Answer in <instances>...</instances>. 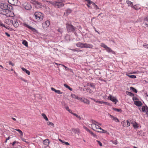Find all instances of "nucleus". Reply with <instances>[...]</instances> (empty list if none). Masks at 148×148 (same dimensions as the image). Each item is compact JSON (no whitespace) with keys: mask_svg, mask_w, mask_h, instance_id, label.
Segmentation results:
<instances>
[{"mask_svg":"<svg viewBox=\"0 0 148 148\" xmlns=\"http://www.w3.org/2000/svg\"><path fill=\"white\" fill-rule=\"evenodd\" d=\"M0 14L7 17H13L14 14L12 12L9 10V7L7 3H1L0 4Z\"/></svg>","mask_w":148,"mask_h":148,"instance_id":"obj_1","label":"nucleus"},{"mask_svg":"<svg viewBox=\"0 0 148 148\" xmlns=\"http://www.w3.org/2000/svg\"><path fill=\"white\" fill-rule=\"evenodd\" d=\"M33 17L35 18L36 21L40 22L42 21L44 17L43 14L40 12H36Z\"/></svg>","mask_w":148,"mask_h":148,"instance_id":"obj_2","label":"nucleus"},{"mask_svg":"<svg viewBox=\"0 0 148 148\" xmlns=\"http://www.w3.org/2000/svg\"><path fill=\"white\" fill-rule=\"evenodd\" d=\"M91 128L93 130L97 132L106 133V131L103 130L97 124H92L91 125Z\"/></svg>","mask_w":148,"mask_h":148,"instance_id":"obj_3","label":"nucleus"},{"mask_svg":"<svg viewBox=\"0 0 148 148\" xmlns=\"http://www.w3.org/2000/svg\"><path fill=\"white\" fill-rule=\"evenodd\" d=\"M64 1L61 0L60 1L58 0L54 2L50 1L49 3L54 6H57L58 8H59L64 5V4L63 3V2Z\"/></svg>","mask_w":148,"mask_h":148,"instance_id":"obj_4","label":"nucleus"},{"mask_svg":"<svg viewBox=\"0 0 148 148\" xmlns=\"http://www.w3.org/2000/svg\"><path fill=\"white\" fill-rule=\"evenodd\" d=\"M101 46L105 49L106 51L109 53H111L112 54H115V52L114 51L112 50L111 48L108 47L106 45L103 43H101Z\"/></svg>","mask_w":148,"mask_h":148,"instance_id":"obj_5","label":"nucleus"},{"mask_svg":"<svg viewBox=\"0 0 148 148\" xmlns=\"http://www.w3.org/2000/svg\"><path fill=\"white\" fill-rule=\"evenodd\" d=\"M7 22L11 23L15 27H17L18 25V22L16 21V20L13 21L11 20L8 19L5 21V23H7Z\"/></svg>","mask_w":148,"mask_h":148,"instance_id":"obj_6","label":"nucleus"},{"mask_svg":"<svg viewBox=\"0 0 148 148\" xmlns=\"http://www.w3.org/2000/svg\"><path fill=\"white\" fill-rule=\"evenodd\" d=\"M66 27L67 30L69 32H73L74 30L73 26L71 25L66 24Z\"/></svg>","mask_w":148,"mask_h":148,"instance_id":"obj_7","label":"nucleus"},{"mask_svg":"<svg viewBox=\"0 0 148 148\" xmlns=\"http://www.w3.org/2000/svg\"><path fill=\"white\" fill-rule=\"evenodd\" d=\"M121 124L124 127H126L129 126L131 123L130 122V121H123L121 123Z\"/></svg>","mask_w":148,"mask_h":148,"instance_id":"obj_8","label":"nucleus"},{"mask_svg":"<svg viewBox=\"0 0 148 148\" xmlns=\"http://www.w3.org/2000/svg\"><path fill=\"white\" fill-rule=\"evenodd\" d=\"M108 99L110 100L113 102H114L115 104H116L118 102V100L115 97H113L111 95L109 96L108 97Z\"/></svg>","mask_w":148,"mask_h":148,"instance_id":"obj_9","label":"nucleus"},{"mask_svg":"<svg viewBox=\"0 0 148 148\" xmlns=\"http://www.w3.org/2000/svg\"><path fill=\"white\" fill-rule=\"evenodd\" d=\"M50 25L49 21L47 20L45 22H44L42 24V26L44 29H45L47 27H49Z\"/></svg>","mask_w":148,"mask_h":148,"instance_id":"obj_10","label":"nucleus"},{"mask_svg":"<svg viewBox=\"0 0 148 148\" xmlns=\"http://www.w3.org/2000/svg\"><path fill=\"white\" fill-rule=\"evenodd\" d=\"M131 124H132L134 128L136 129L138 127V124L132 120H130Z\"/></svg>","mask_w":148,"mask_h":148,"instance_id":"obj_11","label":"nucleus"},{"mask_svg":"<svg viewBox=\"0 0 148 148\" xmlns=\"http://www.w3.org/2000/svg\"><path fill=\"white\" fill-rule=\"evenodd\" d=\"M18 0H8V3L13 5H16L18 3Z\"/></svg>","mask_w":148,"mask_h":148,"instance_id":"obj_12","label":"nucleus"},{"mask_svg":"<svg viewBox=\"0 0 148 148\" xmlns=\"http://www.w3.org/2000/svg\"><path fill=\"white\" fill-rule=\"evenodd\" d=\"M141 109L142 112H146L147 114L148 112V108L147 106H142V108H139L140 110Z\"/></svg>","mask_w":148,"mask_h":148,"instance_id":"obj_13","label":"nucleus"},{"mask_svg":"<svg viewBox=\"0 0 148 148\" xmlns=\"http://www.w3.org/2000/svg\"><path fill=\"white\" fill-rule=\"evenodd\" d=\"M109 116L114 121H115L118 122H119V119L116 117L110 114H109Z\"/></svg>","mask_w":148,"mask_h":148,"instance_id":"obj_14","label":"nucleus"},{"mask_svg":"<svg viewBox=\"0 0 148 148\" xmlns=\"http://www.w3.org/2000/svg\"><path fill=\"white\" fill-rule=\"evenodd\" d=\"M93 47V46L91 44L84 43V48L91 49Z\"/></svg>","mask_w":148,"mask_h":148,"instance_id":"obj_15","label":"nucleus"},{"mask_svg":"<svg viewBox=\"0 0 148 148\" xmlns=\"http://www.w3.org/2000/svg\"><path fill=\"white\" fill-rule=\"evenodd\" d=\"M85 0L87 2V5L88 7L92 8L91 4L93 5V4H94V2L90 0Z\"/></svg>","mask_w":148,"mask_h":148,"instance_id":"obj_16","label":"nucleus"},{"mask_svg":"<svg viewBox=\"0 0 148 148\" xmlns=\"http://www.w3.org/2000/svg\"><path fill=\"white\" fill-rule=\"evenodd\" d=\"M86 85L89 86L93 89L95 88V84L92 83H87L86 84Z\"/></svg>","mask_w":148,"mask_h":148,"instance_id":"obj_17","label":"nucleus"},{"mask_svg":"<svg viewBox=\"0 0 148 148\" xmlns=\"http://www.w3.org/2000/svg\"><path fill=\"white\" fill-rule=\"evenodd\" d=\"M51 89L52 91H54L55 92L58 94H62L63 93V92H61L60 90H56L53 87L51 88Z\"/></svg>","mask_w":148,"mask_h":148,"instance_id":"obj_18","label":"nucleus"},{"mask_svg":"<svg viewBox=\"0 0 148 148\" xmlns=\"http://www.w3.org/2000/svg\"><path fill=\"white\" fill-rule=\"evenodd\" d=\"M23 26L26 27L28 28H29V29L31 30H32V31H34V30H35V29L33 28L32 27H31L29 25H28L27 24L25 23H24L23 24Z\"/></svg>","mask_w":148,"mask_h":148,"instance_id":"obj_19","label":"nucleus"},{"mask_svg":"<svg viewBox=\"0 0 148 148\" xmlns=\"http://www.w3.org/2000/svg\"><path fill=\"white\" fill-rule=\"evenodd\" d=\"M134 104L138 106H141L142 105V103L140 101H134Z\"/></svg>","mask_w":148,"mask_h":148,"instance_id":"obj_20","label":"nucleus"},{"mask_svg":"<svg viewBox=\"0 0 148 148\" xmlns=\"http://www.w3.org/2000/svg\"><path fill=\"white\" fill-rule=\"evenodd\" d=\"M132 8H134L135 10H138L140 8V6L139 4H137L134 5H133Z\"/></svg>","mask_w":148,"mask_h":148,"instance_id":"obj_21","label":"nucleus"},{"mask_svg":"<svg viewBox=\"0 0 148 148\" xmlns=\"http://www.w3.org/2000/svg\"><path fill=\"white\" fill-rule=\"evenodd\" d=\"M84 43L79 42L76 44V46L78 47L84 48Z\"/></svg>","mask_w":148,"mask_h":148,"instance_id":"obj_22","label":"nucleus"},{"mask_svg":"<svg viewBox=\"0 0 148 148\" xmlns=\"http://www.w3.org/2000/svg\"><path fill=\"white\" fill-rule=\"evenodd\" d=\"M144 23L147 27H148V16L144 19Z\"/></svg>","mask_w":148,"mask_h":148,"instance_id":"obj_23","label":"nucleus"},{"mask_svg":"<svg viewBox=\"0 0 148 148\" xmlns=\"http://www.w3.org/2000/svg\"><path fill=\"white\" fill-rule=\"evenodd\" d=\"M43 144L44 145L48 146L49 143V141L48 139H46L43 141Z\"/></svg>","mask_w":148,"mask_h":148,"instance_id":"obj_24","label":"nucleus"},{"mask_svg":"<svg viewBox=\"0 0 148 148\" xmlns=\"http://www.w3.org/2000/svg\"><path fill=\"white\" fill-rule=\"evenodd\" d=\"M126 3L128 5V6H131L132 8V7L133 5V3L132 2H131V1H128V0H127L126 1Z\"/></svg>","mask_w":148,"mask_h":148,"instance_id":"obj_25","label":"nucleus"},{"mask_svg":"<svg viewBox=\"0 0 148 148\" xmlns=\"http://www.w3.org/2000/svg\"><path fill=\"white\" fill-rule=\"evenodd\" d=\"M21 69L23 71L25 72L28 75H29L30 74V72L26 69L22 67L21 68Z\"/></svg>","mask_w":148,"mask_h":148,"instance_id":"obj_26","label":"nucleus"},{"mask_svg":"<svg viewBox=\"0 0 148 148\" xmlns=\"http://www.w3.org/2000/svg\"><path fill=\"white\" fill-rule=\"evenodd\" d=\"M82 102L88 104H90V101L87 99L85 98H84Z\"/></svg>","mask_w":148,"mask_h":148,"instance_id":"obj_27","label":"nucleus"},{"mask_svg":"<svg viewBox=\"0 0 148 148\" xmlns=\"http://www.w3.org/2000/svg\"><path fill=\"white\" fill-rule=\"evenodd\" d=\"M72 131L75 134H78L79 133V130L78 129H72Z\"/></svg>","mask_w":148,"mask_h":148,"instance_id":"obj_28","label":"nucleus"},{"mask_svg":"<svg viewBox=\"0 0 148 148\" xmlns=\"http://www.w3.org/2000/svg\"><path fill=\"white\" fill-rule=\"evenodd\" d=\"M12 129L13 130H15L17 131H18L19 133L20 134V135H21V136H23V133L20 130H19V129H14L13 128H12Z\"/></svg>","mask_w":148,"mask_h":148,"instance_id":"obj_29","label":"nucleus"},{"mask_svg":"<svg viewBox=\"0 0 148 148\" xmlns=\"http://www.w3.org/2000/svg\"><path fill=\"white\" fill-rule=\"evenodd\" d=\"M37 2L38 1H36L35 0H31L30 1L31 3L34 5L35 6Z\"/></svg>","mask_w":148,"mask_h":148,"instance_id":"obj_30","label":"nucleus"},{"mask_svg":"<svg viewBox=\"0 0 148 148\" xmlns=\"http://www.w3.org/2000/svg\"><path fill=\"white\" fill-rule=\"evenodd\" d=\"M71 11L72 10L71 9H68L66 10V12L64 13V14H65V13H66L67 15H68L71 13Z\"/></svg>","mask_w":148,"mask_h":148,"instance_id":"obj_31","label":"nucleus"},{"mask_svg":"<svg viewBox=\"0 0 148 148\" xmlns=\"http://www.w3.org/2000/svg\"><path fill=\"white\" fill-rule=\"evenodd\" d=\"M47 125H48L51 126L53 127H54V125L53 123L49 121H48L47 122Z\"/></svg>","mask_w":148,"mask_h":148,"instance_id":"obj_32","label":"nucleus"},{"mask_svg":"<svg viewBox=\"0 0 148 148\" xmlns=\"http://www.w3.org/2000/svg\"><path fill=\"white\" fill-rule=\"evenodd\" d=\"M22 43L25 45L26 47H27L28 46V43L27 41L25 40H24L23 41Z\"/></svg>","mask_w":148,"mask_h":148,"instance_id":"obj_33","label":"nucleus"},{"mask_svg":"<svg viewBox=\"0 0 148 148\" xmlns=\"http://www.w3.org/2000/svg\"><path fill=\"white\" fill-rule=\"evenodd\" d=\"M41 4L40 3L38 2V1L35 6V7L37 8H39L41 7Z\"/></svg>","mask_w":148,"mask_h":148,"instance_id":"obj_34","label":"nucleus"},{"mask_svg":"<svg viewBox=\"0 0 148 148\" xmlns=\"http://www.w3.org/2000/svg\"><path fill=\"white\" fill-rule=\"evenodd\" d=\"M31 8V6L29 4H27L25 7V8L27 10H29Z\"/></svg>","mask_w":148,"mask_h":148,"instance_id":"obj_35","label":"nucleus"},{"mask_svg":"<svg viewBox=\"0 0 148 148\" xmlns=\"http://www.w3.org/2000/svg\"><path fill=\"white\" fill-rule=\"evenodd\" d=\"M126 93L127 95L130 96H134V94L128 91H126Z\"/></svg>","mask_w":148,"mask_h":148,"instance_id":"obj_36","label":"nucleus"},{"mask_svg":"<svg viewBox=\"0 0 148 148\" xmlns=\"http://www.w3.org/2000/svg\"><path fill=\"white\" fill-rule=\"evenodd\" d=\"M42 116L43 117L44 119L46 121H47L48 120V119L46 116L45 114L44 113H43L42 114Z\"/></svg>","mask_w":148,"mask_h":148,"instance_id":"obj_37","label":"nucleus"},{"mask_svg":"<svg viewBox=\"0 0 148 148\" xmlns=\"http://www.w3.org/2000/svg\"><path fill=\"white\" fill-rule=\"evenodd\" d=\"M126 75L131 78L134 79L136 78V76L135 75H129L127 74H126Z\"/></svg>","mask_w":148,"mask_h":148,"instance_id":"obj_38","label":"nucleus"},{"mask_svg":"<svg viewBox=\"0 0 148 148\" xmlns=\"http://www.w3.org/2000/svg\"><path fill=\"white\" fill-rule=\"evenodd\" d=\"M130 89L136 93L137 92V90L132 87H130Z\"/></svg>","mask_w":148,"mask_h":148,"instance_id":"obj_39","label":"nucleus"},{"mask_svg":"<svg viewBox=\"0 0 148 148\" xmlns=\"http://www.w3.org/2000/svg\"><path fill=\"white\" fill-rule=\"evenodd\" d=\"M90 133L92 136L95 138H97V136L96 134H94L91 131H90V132H89Z\"/></svg>","mask_w":148,"mask_h":148,"instance_id":"obj_40","label":"nucleus"},{"mask_svg":"<svg viewBox=\"0 0 148 148\" xmlns=\"http://www.w3.org/2000/svg\"><path fill=\"white\" fill-rule=\"evenodd\" d=\"M66 109L70 113H71L72 114H73V113L72 112L71 110L69 108V107H66Z\"/></svg>","mask_w":148,"mask_h":148,"instance_id":"obj_41","label":"nucleus"},{"mask_svg":"<svg viewBox=\"0 0 148 148\" xmlns=\"http://www.w3.org/2000/svg\"><path fill=\"white\" fill-rule=\"evenodd\" d=\"M86 89L87 92H88L90 93H91L92 92V91L90 88H86Z\"/></svg>","mask_w":148,"mask_h":148,"instance_id":"obj_42","label":"nucleus"},{"mask_svg":"<svg viewBox=\"0 0 148 148\" xmlns=\"http://www.w3.org/2000/svg\"><path fill=\"white\" fill-rule=\"evenodd\" d=\"M98 103H99V104H108V103L107 102H103V101H98Z\"/></svg>","mask_w":148,"mask_h":148,"instance_id":"obj_43","label":"nucleus"},{"mask_svg":"<svg viewBox=\"0 0 148 148\" xmlns=\"http://www.w3.org/2000/svg\"><path fill=\"white\" fill-rule=\"evenodd\" d=\"M71 97L75 98V99H77V98H78V97L75 94H72L71 95Z\"/></svg>","mask_w":148,"mask_h":148,"instance_id":"obj_44","label":"nucleus"},{"mask_svg":"<svg viewBox=\"0 0 148 148\" xmlns=\"http://www.w3.org/2000/svg\"><path fill=\"white\" fill-rule=\"evenodd\" d=\"M111 142L115 145H116L117 144V141L116 140H111Z\"/></svg>","mask_w":148,"mask_h":148,"instance_id":"obj_45","label":"nucleus"},{"mask_svg":"<svg viewBox=\"0 0 148 148\" xmlns=\"http://www.w3.org/2000/svg\"><path fill=\"white\" fill-rule=\"evenodd\" d=\"M72 114L75 116L76 117H77V118H78L79 120H81V117H80V116H78L76 114L73 113Z\"/></svg>","mask_w":148,"mask_h":148,"instance_id":"obj_46","label":"nucleus"},{"mask_svg":"<svg viewBox=\"0 0 148 148\" xmlns=\"http://www.w3.org/2000/svg\"><path fill=\"white\" fill-rule=\"evenodd\" d=\"M93 5L96 10H97L99 9L97 5L94 3V4H93Z\"/></svg>","mask_w":148,"mask_h":148,"instance_id":"obj_47","label":"nucleus"},{"mask_svg":"<svg viewBox=\"0 0 148 148\" xmlns=\"http://www.w3.org/2000/svg\"><path fill=\"white\" fill-rule=\"evenodd\" d=\"M83 128L84 129H85L88 132H89L90 131L88 128L86 127V126H84Z\"/></svg>","mask_w":148,"mask_h":148,"instance_id":"obj_48","label":"nucleus"},{"mask_svg":"<svg viewBox=\"0 0 148 148\" xmlns=\"http://www.w3.org/2000/svg\"><path fill=\"white\" fill-rule=\"evenodd\" d=\"M143 46L144 47L148 49V44L145 43L143 45Z\"/></svg>","mask_w":148,"mask_h":148,"instance_id":"obj_49","label":"nucleus"},{"mask_svg":"<svg viewBox=\"0 0 148 148\" xmlns=\"http://www.w3.org/2000/svg\"><path fill=\"white\" fill-rule=\"evenodd\" d=\"M89 98L90 99L92 100H93L95 102H96L97 103H98V101H98V100H97L96 99H93V98L90 97V98Z\"/></svg>","mask_w":148,"mask_h":148,"instance_id":"obj_50","label":"nucleus"},{"mask_svg":"<svg viewBox=\"0 0 148 148\" xmlns=\"http://www.w3.org/2000/svg\"><path fill=\"white\" fill-rule=\"evenodd\" d=\"M96 141L98 143L100 146L101 147L102 146V144L101 142L98 140H97Z\"/></svg>","mask_w":148,"mask_h":148,"instance_id":"obj_51","label":"nucleus"},{"mask_svg":"<svg viewBox=\"0 0 148 148\" xmlns=\"http://www.w3.org/2000/svg\"><path fill=\"white\" fill-rule=\"evenodd\" d=\"M84 98L80 97H78L77 99L82 102Z\"/></svg>","mask_w":148,"mask_h":148,"instance_id":"obj_52","label":"nucleus"},{"mask_svg":"<svg viewBox=\"0 0 148 148\" xmlns=\"http://www.w3.org/2000/svg\"><path fill=\"white\" fill-rule=\"evenodd\" d=\"M62 66H63L65 68V70L66 71H67V70H69V68H68V67H66V66H65L64 65H63H63H62Z\"/></svg>","mask_w":148,"mask_h":148,"instance_id":"obj_53","label":"nucleus"},{"mask_svg":"<svg viewBox=\"0 0 148 148\" xmlns=\"http://www.w3.org/2000/svg\"><path fill=\"white\" fill-rule=\"evenodd\" d=\"M92 124H97V122L95 121L92 120Z\"/></svg>","mask_w":148,"mask_h":148,"instance_id":"obj_54","label":"nucleus"},{"mask_svg":"<svg viewBox=\"0 0 148 148\" xmlns=\"http://www.w3.org/2000/svg\"><path fill=\"white\" fill-rule=\"evenodd\" d=\"M4 27L8 30H10V27H9L7 26H5L4 25Z\"/></svg>","mask_w":148,"mask_h":148,"instance_id":"obj_55","label":"nucleus"},{"mask_svg":"<svg viewBox=\"0 0 148 148\" xmlns=\"http://www.w3.org/2000/svg\"><path fill=\"white\" fill-rule=\"evenodd\" d=\"M9 64L10 65H11L12 66H13L14 65V64L11 61H10L9 62Z\"/></svg>","mask_w":148,"mask_h":148,"instance_id":"obj_56","label":"nucleus"},{"mask_svg":"<svg viewBox=\"0 0 148 148\" xmlns=\"http://www.w3.org/2000/svg\"><path fill=\"white\" fill-rule=\"evenodd\" d=\"M113 109L114 110L116 111H117L118 112H119L121 110L120 109H118L114 108H113Z\"/></svg>","mask_w":148,"mask_h":148,"instance_id":"obj_57","label":"nucleus"},{"mask_svg":"<svg viewBox=\"0 0 148 148\" xmlns=\"http://www.w3.org/2000/svg\"><path fill=\"white\" fill-rule=\"evenodd\" d=\"M64 86L66 88H69V86L67 85V84H64Z\"/></svg>","mask_w":148,"mask_h":148,"instance_id":"obj_58","label":"nucleus"},{"mask_svg":"<svg viewBox=\"0 0 148 148\" xmlns=\"http://www.w3.org/2000/svg\"><path fill=\"white\" fill-rule=\"evenodd\" d=\"M5 34L8 37H9L10 36V35L8 33L5 32Z\"/></svg>","mask_w":148,"mask_h":148,"instance_id":"obj_59","label":"nucleus"},{"mask_svg":"<svg viewBox=\"0 0 148 148\" xmlns=\"http://www.w3.org/2000/svg\"><path fill=\"white\" fill-rule=\"evenodd\" d=\"M16 143H18L16 142V141H14L12 143V145L13 146H14V144H16Z\"/></svg>","mask_w":148,"mask_h":148,"instance_id":"obj_60","label":"nucleus"},{"mask_svg":"<svg viewBox=\"0 0 148 148\" xmlns=\"http://www.w3.org/2000/svg\"><path fill=\"white\" fill-rule=\"evenodd\" d=\"M0 26L4 27V25L0 22Z\"/></svg>","mask_w":148,"mask_h":148,"instance_id":"obj_61","label":"nucleus"},{"mask_svg":"<svg viewBox=\"0 0 148 148\" xmlns=\"http://www.w3.org/2000/svg\"><path fill=\"white\" fill-rule=\"evenodd\" d=\"M10 139V137H8L6 139V140H5V142L6 143V142H7V140H9V139Z\"/></svg>","mask_w":148,"mask_h":148,"instance_id":"obj_62","label":"nucleus"},{"mask_svg":"<svg viewBox=\"0 0 148 148\" xmlns=\"http://www.w3.org/2000/svg\"><path fill=\"white\" fill-rule=\"evenodd\" d=\"M64 143L67 145H69V144L67 142H64Z\"/></svg>","mask_w":148,"mask_h":148,"instance_id":"obj_63","label":"nucleus"},{"mask_svg":"<svg viewBox=\"0 0 148 148\" xmlns=\"http://www.w3.org/2000/svg\"><path fill=\"white\" fill-rule=\"evenodd\" d=\"M137 99V98L135 97H133V99L134 100H136Z\"/></svg>","mask_w":148,"mask_h":148,"instance_id":"obj_64","label":"nucleus"}]
</instances>
